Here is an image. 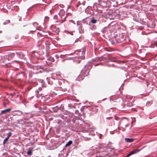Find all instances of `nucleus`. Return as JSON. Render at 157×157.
I'll use <instances>...</instances> for the list:
<instances>
[{
  "label": "nucleus",
  "instance_id": "obj_33",
  "mask_svg": "<svg viewBox=\"0 0 157 157\" xmlns=\"http://www.w3.org/2000/svg\"><path fill=\"white\" fill-rule=\"evenodd\" d=\"M100 49V48H99L98 49V51H101V50H102V51H105V50H106V51H108V50L107 49H105V48H102V49Z\"/></svg>",
  "mask_w": 157,
  "mask_h": 157
},
{
  "label": "nucleus",
  "instance_id": "obj_2",
  "mask_svg": "<svg viewBox=\"0 0 157 157\" xmlns=\"http://www.w3.org/2000/svg\"><path fill=\"white\" fill-rule=\"evenodd\" d=\"M125 12L118 10H110L105 13L106 18H109L110 20L123 19V17H126Z\"/></svg>",
  "mask_w": 157,
  "mask_h": 157
},
{
  "label": "nucleus",
  "instance_id": "obj_12",
  "mask_svg": "<svg viewBox=\"0 0 157 157\" xmlns=\"http://www.w3.org/2000/svg\"><path fill=\"white\" fill-rule=\"evenodd\" d=\"M67 55H62L60 54L59 52H58L57 53H54L53 54L52 56L53 57H55L57 59L59 57H60L61 58H64Z\"/></svg>",
  "mask_w": 157,
  "mask_h": 157
},
{
  "label": "nucleus",
  "instance_id": "obj_37",
  "mask_svg": "<svg viewBox=\"0 0 157 157\" xmlns=\"http://www.w3.org/2000/svg\"><path fill=\"white\" fill-rule=\"evenodd\" d=\"M57 18L58 17L57 15H55L53 17L54 19L55 20L57 19Z\"/></svg>",
  "mask_w": 157,
  "mask_h": 157
},
{
  "label": "nucleus",
  "instance_id": "obj_60",
  "mask_svg": "<svg viewBox=\"0 0 157 157\" xmlns=\"http://www.w3.org/2000/svg\"><path fill=\"white\" fill-rule=\"evenodd\" d=\"M132 127V126H131L130 128L129 129H130Z\"/></svg>",
  "mask_w": 157,
  "mask_h": 157
},
{
  "label": "nucleus",
  "instance_id": "obj_53",
  "mask_svg": "<svg viewBox=\"0 0 157 157\" xmlns=\"http://www.w3.org/2000/svg\"><path fill=\"white\" fill-rule=\"evenodd\" d=\"M69 21H71L72 22H74V21L72 20H69Z\"/></svg>",
  "mask_w": 157,
  "mask_h": 157
},
{
  "label": "nucleus",
  "instance_id": "obj_4",
  "mask_svg": "<svg viewBox=\"0 0 157 157\" xmlns=\"http://www.w3.org/2000/svg\"><path fill=\"white\" fill-rule=\"evenodd\" d=\"M86 48L82 49V51L77 50L75 51L73 53L67 54L68 56L73 55L74 56L71 58L74 62L78 63H80L81 59L85 58Z\"/></svg>",
  "mask_w": 157,
  "mask_h": 157
},
{
  "label": "nucleus",
  "instance_id": "obj_56",
  "mask_svg": "<svg viewBox=\"0 0 157 157\" xmlns=\"http://www.w3.org/2000/svg\"><path fill=\"white\" fill-rule=\"evenodd\" d=\"M77 25H78V21L77 22Z\"/></svg>",
  "mask_w": 157,
  "mask_h": 157
},
{
  "label": "nucleus",
  "instance_id": "obj_36",
  "mask_svg": "<svg viewBox=\"0 0 157 157\" xmlns=\"http://www.w3.org/2000/svg\"><path fill=\"white\" fill-rule=\"evenodd\" d=\"M81 5V4L79 1L78 2V3L76 5V6L77 7L79 6L80 5Z\"/></svg>",
  "mask_w": 157,
  "mask_h": 157
},
{
  "label": "nucleus",
  "instance_id": "obj_52",
  "mask_svg": "<svg viewBox=\"0 0 157 157\" xmlns=\"http://www.w3.org/2000/svg\"><path fill=\"white\" fill-rule=\"evenodd\" d=\"M6 21L7 22V23H9L10 22V20H8L7 21Z\"/></svg>",
  "mask_w": 157,
  "mask_h": 157
},
{
  "label": "nucleus",
  "instance_id": "obj_35",
  "mask_svg": "<svg viewBox=\"0 0 157 157\" xmlns=\"http://www.w3.org/2000/svg\"><path fill=\"white\" fill-rule=\"evenodd\" d=\"M49 18V17L47 16H46L45 17L44 19V21H46V20H48Z\"/></svg>",
  "mask_w": 157,
  "mask_h": 157
},
{
  "label": "nucleus",
  "instance_id": "obj_5",
  "mask_svg": "<svg viewBox=\"0 0 157 157\" xmlns=\"http://www.w3.org/2000/svg\"><path fill=\"white\" fill-rule=\"evenodd\" d=\"M92 67L91 65L90 64H88L85 66V68L82 70L81 74L76 79L77 80L80 81L81 80H82L86 76L89 72H90V70L92 68Z\"/></svg>",
  "mask_w": 157,
  "mask_h": 157
},
{
  "label": "nucleus",
  "instance_id": "obj_45",
  "mask_svg": "<svg viewBox=\"0 0 157 157\" xmlns=\"http://www.w3.org/2000/svg\"><path fill=\"white\" fill-rule=\"evenodd\" d=\"M151 102V101H148L147 103V104L149 105Z\"/></svg>",
  "mask_w": 157,
  "mask_h": 157
},
{
  "label": "nucleus",
  "instance_id": "obj_6",
  "mask_svg": "<svg viewBox=\"0 0 157 157\" xmlns=\"http://www.w3.org/2000/svg\"><path fill=\"white\" fill-rule=\"evenodd\" d=\"M99 4L103 6L109 8L113 7H116L117 6V2H111V0H98Z\"/></svg>",
  "mask_w": 157,
  "mask_h": 157
},
{
  "label": "nucleus",
  "instance_id": "obj_1",
  "mask_svg": "<svg viewBox=\"0 0 157 157\" xmlns=\"http://www.w3.org/2000/svg\"><path fill=\"white\" fill-rule=\"evenodd\" d=\"M68 109L69 110L67 115L65 116H63L62 118L67 123H70L72 121L73 124L75 123L76 120L79 119V117L77 116L74 115L73 112L75 111V113L76 115H78L79 111L76 109V106L71 104L68 105Z\"/></svg>",
  "mask_w": 157,
  "mask_h": 157
},
{
  "label": "nucleus",
  "instance_id": "obj_17",
  "mask_svg": "<svg viewBox=\"0 0 157 157\" xmlns=\"http://www.w3.org/2000/svg\"><path fill=\"white\" fill-rule=\"evenodd\" d=\"M71 13H69L66 14V16L65 17L63 18V19L62 20H61V23H63V22L64 21H66V19L67 17L68 16L70 15L71 16Z\"/></svg>",
  "mask_w": 157,
  "mask_h": 157
},
{
  "label": "nucleus",
  "instance_id": "obj_48",
  "mask_svg": "<svg viewBox=\"0 0 157 157\" xmlns=\"http://www.w3.org/2000/svg\"><path fill=\"white\" fill-rule=\"evenodd\" d=\"M126 44H125V43H122V45L123 46H124Z\"/></svg>",
  "mask_w": 157,
  "mask_h": 157
},
{
  "label": "nucleus",
  "instance_id": "obj_38",
  "mask_svg": "<svg viewBox=\"0 0 157 157\" xmlns=\"http://www.w3.org/2000/svg\"><path fill=\"white\" fill-rule=\"evenodd\" d=\"M46 71H47V70L48 71H51V68L50 67H46Z\"/></svg>",
  "mask_w": 157,
  "mask_h": 157
},
{
  "label": "nucleus",
  "instance_id": "obj_39",
  "mask_svg": "<svg viewBox=\"0 0 157 157\" xmlns=\"http://www.w3.org/2000/svg\"><path fill=\"white\" fill-rule=\"evenodd\" d=\"M81 36H80L78 38L76 39V40H75V43L77 42L78 40L79 39Z\"/></svg>",
  "mask_w": 157,
  "mask_h": 157
},
{
  "label": "nucleus",
  "instance_id": "obj_22",
  "mask_svg": "<svg viewBox=\"0 0 157 157\" xmlns=\"http://www.w3.org/2000/svg\"><path fill=\"white\" fill-rule=\"evenodd\" d=\"M47 59L48 61H50L52 62H54L55 61L54 59L53 56L49 57Z\"/></svg>",
  "mask_w": 157,
  "mask_h": 157
},
{
  "label": "nucleus",
  "instance_id": "obj_64",
  "mask_svg": "<svg viewBox=\"0 0 157 157\" xmlns=\"http://www.w3.org/2000/svg\"><path fill=\"white\" fill-rule=\"evenodd\" d=\"M105 100V99H103L102 100H103V101H104V100Z\"/></svg>",
  "mask_w": 157,
  "mask_h": 157
},
{
  "label": "nucleus",
  "instance_id": "obj_21",
  "mask_svg": "<svg viewBox=\"0 0 157 157\" xmlns=\"http://www.w3.org/2000/svg\"><path fill=\"white\" fill-rule=\"evenodd\" d=\"M11 108H9L8 109H5L4 110H2L1 111V113H4L6 112H9L11 110Z\"/></svg>",
  "mask_w": 157,
  "mask_h": 157
},
{
  "label": "nucleus",
  "instance_id": "obj_55",
  "mask_svg": "<svg viewBox=\"0 0 157 157\" xmlns=\"http://www.w3.org/2000/svg\"><path fill=\"white\" fill-rule=\"evenodd\" d=\"M19 21H21V18H20L19 19Z\"/></svg>",
  "mask_w": 157,
  "mask_h": 157
},
{
  "label": "nucleus",
  "instance_id": "obj_49",
  "mask_svg": "<svg viewBox=\"0 0 157 157\" xmlns=\"http://www.w3.org/2000/svg\"><path fill=\"white\" fill-rule=\"evenodd\" d=\"M6 105H7V104H6V103H3V105H4V106H6Z\"/></svg>",
  "mask_w": 157,
  "mask_h": 157
},
{
  "label": "nucleus",
  "instance_id": "obj_40",
  "mask_svg": "<svg viewBox=\"0 0 157 157\" xmlns=\"http://www.w3.org/2000/svg\"><path fill=\"white\" fill-rule=\"evenodd\" d=\"M91 64H94V66H97V65H99V64H100V63H97V64H94V63H93L92 61H91Z\"/></svg>",
  "mask_w": 157,
  "mask_h": 157
},
{
  "label": "nucleus",
  "instance_id": "obj_47",
  "mask_svg": "<svg viewBox=\"0 0 157 157\" xmlns=\"http://www.w3.org/2000/svg\"><path fill=\"white\" fill-rule=\"evenodd\" d=\"M15 9H16L17 10L19 9V8L17 6H16L15 7Z\"/></svg>",
  "mask_w": 157,
  "mask_h": 157
},
{
  "label": "nucleus",
  "instance_id": "obj_13",
  "mask_svg": "<svg viewBox=\"0 0 157 157\" xmlns=\"http://www.w3.org/2000/svg\"><path fill=\"white\" fill-rule=\"evenodd\" d=\"M105 60L109 62H114L116 60V59L115 58L110 56H108L107 57H105Z\"/></svg>",
  "mask_w": 157,
  "mask_h": 157
},
{
  "label": "nucleus",
  "instance_id": "obj_15",
  "mask_svg": "<svg viewBox=\"0 0 157 157\" xmlns=\"http://www.w3.org/2000/svg\"><path fill=\"white\" fill-rule=\"evenodd\" d=\"M124 140L126 143H131L134 141V139L133 138H125Z\"/></svg>",
  "mask_w": 157,
  "mask_h": 157
},
{
  "label": "nucleus",
  "instance_id": "obj_3",
  "mask_svg": "<svg viewBox=\"0 0 157 157\" xmlns=\"http://www.w3.org/2000/svg\"><path fill=\"white\" fill-rule=\"evenodd\" d=\"M98 149V155L94 157H113L109 153L111 151V148L108 147L106 145H101Z\"/></svg>",
  "mask_w": 157,
  "mask_h": 157
},
{
  "label": "nucleus",
  "instance_id": "obj_28",
  "mask_svg": "<svg viewBox=\"0 0 157 157\" xmlns=\"http://www.w3.org/2000/svg\"><path fill=\"white\" fill-rule=\"evenodd\" d=\"M100 58H101L97 57L95 59H93L92 60H91V61H93V62H97L99 60Z\"/></svg>",
  "mask_w": 157,
  "mask_h": 157
},
{
  "label": "nucleus",
  "instance_id": "obj_63",
  "mask_svg": "<svg viewBox=\"0 0 157 157\" xmlns=\"http://www.w3.org/2000/svg\"><path fill=\"white\" fill-rule=\"evenodd\" d=\"M80 55V56H82L81 54Z\"/></svg>",
  "mask_w": 157,
  "mask_h": 157
},
{
  "label": "nucleus",
  "instance_id": "obj_9",
  "mask_svg": "<svg viewBox=\"0 0 157 157\" xmlns=\"http://www.w3.org/2000/svg\"><path fill=\"white\" fill-rule=\"evenodd\" d=\"M38 23L36 22H34L32 23V25H31L30 29L31 30L30 31V32L32 33L33 32H34L36 31V30H39L38 28Z\"/></svg>",
  "mask_w": 157,
  "mask_h": 157
},
{
  "label": "nucleus",
  "instance_id": "obj_29",
  "mask_svg": "<svg viewBox=\"0 0 157 157\" xmlns=\"http://www.w3.org/2000/svg\"><path fill=\"white\" fill-rule=\"evenodd\" d=\"M47 65L49 66V64L48 62H44L43 64V66L47 67Z\"/></svg>",
  "mask_w": 157,
  "mask_h": 157
},
{
  "label": "nucleus",
  "instance_id": "obj_31",
  "mask_svg": "<svg viewBox=\"0 0 157 157\" xmlns=\"http://www.w3.org/2000/svg\"><path fill=\"white\" fill-rule=\"evenodd\" d=\"M93 131L92 129H90V134H91L92 135L94 136L95 135V133H92V132Z\"/></svg>",
  "mask_w": 157,
  "mask_h": 157
},
{
  "label": "nucleus",
  "instance_id": "obj_54",
  "mask_svg": "<svg viewBox=\"0 0 157 157\" xmlns=\"http://www.w3.org/2000/svg\"><path fill=\"white\" fill-rule=\"evenodd\" d=\"M114 118H115V120H117V118H116V117H114Z\"/></svg>",
  "mask_w": 157,
  "mask_h": 157
},
{
  "label": "nucleus",
  "instance_id": "obj_30",
  "mask_svg": "<svg viewBox=\"0 0 157 157\" xmlns=\"http://www.w3.org/2000/svg\"><path fill=\"white\" fill-rule=\"evenodd\" d=\"M82 22L83 23H84V24H86L87 25H90V24L88 23L87 22H86V21H85L84 19H83V21H82Z\"/></svg>",
  "mask_w": 157,
  "mask_h": 157
},
{
  "label": "nucleus",
  "instance_id": "obj_25",
  "mask_svg": "<svg viewBox=\"0 0 157 157\" xmlns=\"http://www.w3.org/2000/svg\"><path fill=\"white\" fill-rule=\"evenodd\" d=\"M72 143V141L71 140H69L66 144L65 147H67L70 146Z\"/></svg>",
  "mask_w": 157,
  "mask_h": 157
},
{
  "label": "nucleus",
  "instance_id": "obj_43",
  "mask_svg": "<svg viewBox=\"0 0 157 157\" xmlns=\"http://www.w3.org/2000/svg\"><path fill=\"white\" fill-rule=\"evenodd\" d=\"M16 54L17 56H19V57L20 54L19 52H16Z\"/></svg>",
  "mask_w": 157,
  "mask_h": 157
},
{
  "label": "nucleus",
  "instance_id": "obj_7",
  "mask_svg": "<svg viewBox=\"0 0 157 157\" xmlns=\"http://www.w3.org/2000/svg\"><path fill=\"white\" fill-rule=\"evenodd\" d=\"M113 40L115 41L116 43H118L124 41L126 39V36L125 33H118L114 36Z\"/></svg>",
  "mask_w": 157,
  "mask_h": 157
},
{
  "label": "nucleus",
  "instance_id": "obj_18",
  "mask_svg": "<svg viewBox=\"0 0 157 157\" xmlns=\"http://www.w3.org/2000/svg\"><path fill=\"white\" fill-rule=\"evenodd\" d=\"M42 90V87H39L38 90L36 91V94H41L40 91Z\"/></svg>",
  "mask_w": 157,
  "mask_h": 157
},
{
  "label": "nucleus",
  "instance_id": "obj_62",
  "mask_svg": "<svg viewBox=\"0 0 157 157\" xmlns=\"http://www.w3.org/2000/svg\"><path fill=\"white\" fill-rule=\"evenodd\" d=\"M64 90H63V91H65V89H64Z\"/></svg>",
  "mask_w": 157,
  "mask_h": 157
},
{
  "label": "nucleus",
  "instance_id": "obj_19",
  "mask_svg": "<svg viewBox=\"0 0 157 157\" xmlns=\"http://www.w3.org/2000/svg\"><path fill=\"white\" fill-rule=\"evenodd\" d=\"M96 28L97 27L95 25H93L92 26H90L89 28V29L90 30L92 31H94L96 29Z\"/></svg>",
  "mask_w": 157,
  "mask_h": 157
},
{
  "label": "nucleus",
  "instance_id": "obj_57",
  "mask_svg": "<svg viewBox=\"0 0 157 157\" xmlns=\"http://www.w3.org/2000/svg\"><path fill=\"white\" fill-rule=\"evenodd\" d=\"M68 32V33H69L71 35H72V34H71V33H69V32Z\"/></svg>",
  "mask_w": 157,
  "mask_h": 157
},
{
  "label": "nucleus",
  "instance_id": "obj_46",
  "mask_svg": "<svg viewBox=\"0 0 157 157\" xmlns=\"http://www.w3.org/2000/svg\"><path fill=\"white\" fill-rule=\"evenodd\" d=\"M129 125V124H128L125 125V127L126 128Z\"/></svg>",
  "mask_w": 157,
  "mask_h": 157
},
{
  "label": "nucleus",
  "instance_id": "obj_44",
  "mask_svg": "<svg viewBox=\"0 0 157 157\" xmlns=\"http://www.w3.org/2000/svg\"><path fill=\"white\" fill-rule=\"evenodd\" d=\"M113 118V117H106V119H111Z\"/></svg>",
  "mask_w": 157,
  "mask_h": 157
},
{
  "label": "nucleus",
  "instance_id": "obj_14",
  "mask_svg": "<svg viewBox=\"0 0 157 157\" xmlns=\"http://www.w3.org/2000/svg\"><path fill=\"white\" fill-rule=\"evenodd\" d=\"M5 131V132L7 134V137H8V138H9L11 136L12 134L11 132L8 131V129H5L4 130Z\"/></svg>",
  "mask_w": 157,
  "mask_h": 157
},
{
  "label": "nucleus",
  "instance_id": "obj_20",
  "mask_svg": "<svg viewBox=\"0 0 157 157\" xmlns=\"http://www.w3.org/2000/svg\"><path fill=\"white\" fill-rule=\"evenodd\" d=\"M64 13V11L63 10H60V12L59 13V14L60 16L61 17H62L63 16Z\"/></svg>",
  "mask_w": 157,
  "mask_h": 157
},
{
  "label": "nucleus",
  "instance_id": "obj_61",
  "mask_svg": "<svg viewBox=\"0 0 157 157\" xmlns=\"http://www.w3.org/2000/svg\"><path fill=\"white\" fill-rule=\"evenodd\" d=\"M97 50V49L96 48H95V51H96V50Z\"/></svg>",
  "mask_w": 157,
  "mask_h": 157
},
{
  "label": "nucleus",
  "instance_id": "obj_58",
  "mask_svg": "<svg viewBox=\"0 0 157 157\" xmlns=\"http://www.w3.org/2000/svg\"><path fill=\"white\" fill-rule=\"evenodd\" d=\"M60 154H59V157H60L59 156H60Z\"/></svg>",
  "mask_w": 157,
  "mask_h": 157
},
{
  "label": "nucleus",
  "instance_id": "obj_32",
  "mask_svg": "<svg viewBox=\"0 0 157 157\" xmlns=\"http://www.w3.org/2000/svg\"><path fill=\"white\" fill-rule=\"evenodd\" d=\"M34 106H35V107H36V108L38 107V108H39V110H40H40H42V109H43V108L42 107H37V106L36 105V104L34 105Z\"/></svg>",
  "mask_w": 157,
  "mask_h": 157
},
{
  "label": "nucleus",
  "instance_id": "obj_26",
  "mask_svg": "<svg viewBox=\"0 0 157 157\" xmlns=\"http://www.w3.org/2000/svg\"><path fill=\"white\" fill-rule=\"evenodd\" d=\"M38 36H39L40 37H42V35H45L44 33V32H42V33H41L40 32H38L37 33Z\"/></svg>",
  "mask_w": 157,
  "mask_h": 157
},
{
  "label": "nucleus",
  "instance_id": "obj_34",
  "mask_svg": "<svg viewBox=\"0 0 157 157\" xmlns=\"http://www.w3.org/2000/svg\"><path fill=\"white\" fill-rule=\"evenodd\" d=\"M27 154L28 155H31L32 154V152L31 150H29L27 152Z\"/></svg>",
  "mask_w": 157,
  "mask_h": 157
},
{
  "label": "nucleus",
  "instance_id": "obj_11",
  "mask_svg": "<svg viewBox=\"0 0 157 157\" xmlns=\"http://www.w3.org/2000/svg\"><path fill=\"white\" fill-rule=\"evenodd\" d=\"M9 60L10 59L8 54L0 56V62H5L6 61Z\"/></svg>",
  "mask_w": 157,
  "mask_h": 157
},
{
  "label": "nucleus",
  "instance_id": "obj_50",
  "mask_svg": "<svg viewBox=\"0 0 157 157\" xmlns=\"http://www.w3.org/2000/svg\"><path fill=\"white\" fill-rule=\"evenodd\" d=\"M85 2H82V4L83 6H84L85 5Z\"/></svg>",
  "mask_w": 157,
  "mask_h": 157
},
{
  "label": "nucleus",
  "instance_id": "obj_42",
  "mask_svg": "<svg viewBox=\"0 0 157 157\" xmlns=\"http://www.w3.org/2000/svg\"><path fill=\"white\" fill-rule=\"evenodd\" d=\"M54 75H56V77L59 76L60 75L59 74H57L56 73L53 74Z\"/></svg>",
  "mask_w": 157,
  "mask_h": 157
},
{
  "label": "nucleus",
  "instance_id": "obj_24",
  "mask_svg": "<svg viewBox=\"0 0 157 157\" xmlns=\"http://www.w3.org/2000/svg\"><path fill=\"white\" fill-rule=\"evenodd\" d=\"M8 55L9 56L10 60V59H11L15 55V54L14 53H11L10 54H9Z\"/></svg>",
  "mask_w": 157,
  "mask_h": 157
},
{
  "label": "nucleus",
  "instance_id": "obj_10",
  "mask_svg": "<svg viewBox=\"0 0 157 157\" xmlns=\"http://www.w3.org/2000/svg\"><path fill=\"white\" fill-rule=\"evenodd\" d=\"M46 43L44 41L42 40H40L38 42L37 46L39 50H42L44 49Z\"/></svg>",
  "mask_w": 157,
  "mask_h": 157
},
{
  "label": "nucleus",
  "instance_id": "obj_51",
  "mask_svg": "<svg viewBox=\"0 0 157 157\" xmlns=\"http://www.w3.org/2000/svg\"><path fill=\"white\" fill-rule=\"evenodd\" d=\"M100 136H99V138L100 139H101L102 135L101 134H100Z\"/></svg>",
  "mask_w": 157,
  "mask_h": 157
},
{
  "label": "nucleus",
  "instance_id": "obj_27",
  "mask_svg": "<svg viewBox=\"0 0 157 157\" xmlns=\"http://www.w3.org/2000/svg\"><path fill=\"white\" fill-rule=\"evenodd\" d=\"M9 138L8 137H6L5 139H4L3 142V144L4 145H5L6 143L7 142V141L8 140Z\"/></svg>",
  "mask_w": 157,
  "mask_h": 157
},
{
  "label": "nucleus",
  "instance_id": "obj_59",
  "mask_svg": "<svg viewBox=\"0 0 157 157\" xmlns=\"http://www.w3.org/2000/svg\"><path fill=\"white\" fill-rule=\"evenodd\" d=\"M64 61V60L63 59L62 60V61Z\"/></svg>",
  "mask_w": 157,
  "mask_h": 157
},
{
  "label": "nucleus",
  "instance_id": "obj_8",
  "mask_svg": "<svg viewBox=\"0 0 157 157\" xmlns=\"http://www.w3.org/2000/svg\"><path fill=\"white\" fill-rule=\"evenodd\" d=\"M30 68L33 69V73L35 74H38L41 72L44 69V67L41 66L31 65Z\"/></svg>",
  "mask_w": 157,
  "mask_h": 157
},
{
  "label": "nucleus",
  "instance_id": "obj_41",
  "mask_svg": "<svg viewBox=\"0 0 157 157\" xmlns=\"http://www.w3.org/2000/svg\"><path fill=\"white\" fill-rule=\"evenodd\" d=\"M132 155V154L131 153V152H130L129 154H128L127 155L126 157H128Z\"/></svg>",
  "mask_w": 157,
  "mask_h": 157
},
{
  "label": "nucleus",
  "instance_id": "obj_23",
  "mask_svg": "<svg viewBox=\"0 0 157 157\" xmlns=\"http://www.w3.org/2000/svg\"><path fill=\"white\" fill-rule=\"evenodd\" d=\"M140 149H135L134 150L131 151V153L133 155V154H136V153H137V152H138L139 151H140Z\"/></svg>",
  "mask_w": 157,
  "mask_h": 157
},
{
  "label": "nucleus",
  "instance_id": "obj_16",
  "mask_svg": "<svg viewBox=\"0 0 157 157\" xmlns=\"http://www.w3.org/2000/svg\"><path fill=\"white\" fill-rule=\"evenodd\" d=\"M98 20L97 19L94 17H93L90 18V21L92 24H95L97 22Z\"/></svg>",
  "mask_w": 157,
  "mask_h": 157
}]
</instances>
